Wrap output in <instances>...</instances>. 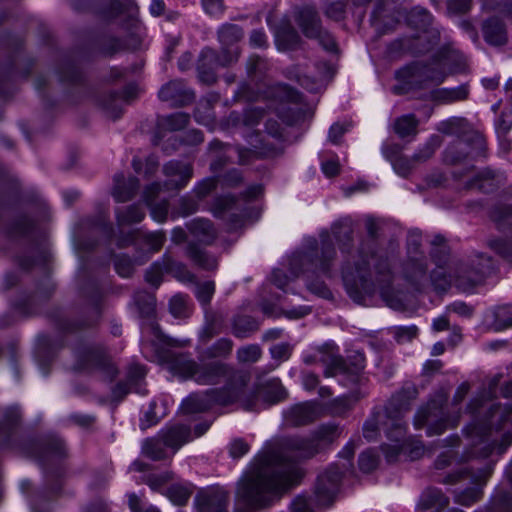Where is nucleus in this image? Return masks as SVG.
<instances>
[{
    "instance_id": "nucleus-1",
    "label": "nucleus",
    "mask_w": 512,
    "mask_h": 512,
    "mask_svg": "<svg viewBox=\"0 0 512 512\" xmlns=\"http://www.w3.org/2000/svg\"><path fill=\"white\" fill-rule=\"evenodd\" d=\"M341 435L335 424L321 425L313 439H287L260 452L250 470L238 482L237 495L249 507L265 506L270 496L296 484L302 476L300 468L288 458H310L319 451V443H332Z\"/></svg>"
},
{
    "instance_id": "nucleus-58",
    "label": "nucleus",
    "mask_w": 512,
    "mask_h": 512,
    "mask_svg": "<svg viewBox=\"0 0 512 512\" xmlns=\"http://www.w3.org/2000/svg\"><path fill=\"white\" fill-rule=\"evenodd\" d=\"M169 311L176 318L188 316V307L186 298L183 295H175L169 302Z\"/></svg>"
},
{
    "instance_id": "nucleus-59",
    "label": "nucleus",
    "mask_w": 512,
    "mask_h": 512,
    "mask_svg": "<svg viewBox=\"0 0 512 512\" xmlns=\"http://www.w3.org/2000/svg\"><path fill=\"white\" fill-rule=\"evenodd\" d=\"M146 370L141 365H131L127 373L128 384L135 387V391L138 393H144L140 387V381L145 377Z\"/></svg>"
},
{
    "instance_id": "nucleus-56",
    "label": "nucleus",
    "mask_w": 512,
    "mask_h": 512,
    "mask_svg": "<svg viewBox=\"0 0 512 512\" xmlns=\"http://www.w3.org/2000/svg\"><path fill=\"white\" fill-rule=\"evenodd\" d=\"M378 456L371 449L362 452L359 455L358 465L362 472L370 473L378 466Z\"/></svg>"
},
{
    "instance_id": "nucleus-52",
    "label": "nucleus",
    "mask_w": 512,
    "mask_h": 512,
    "mask_svg": "<svg viewBox=\"0 0 512 512\" xmlns=\"http://www.w3.org/2000/svg\"><path fill=\"white\" fill-rule=\"evenodd\" d=\"M404 437H405V435L400 440L397 441L395 439V432H394L392 434V437H387L394 443L393 444H384L381 446L382 451H383V453L386 457V460L388 462H394L398 458L399 454L405 449Z\"/></svg>"
},
{
    "instance_id": "nucleus-3",
    "label": "nucleus",
    "mask_w": 512,
    "mask_h": 512,
    "mask_svg": "<svg viewBox=\"0 0 512 512\" xmlns=\"http://www.w3.org/2000/svg\"><path fill=\"white\" fill-rule=\"evenodd\" d=\"M342 279L349 297L358 304H365L366 299L379 289L390 307L398 306V302L389 297L388 289L393 279L390 261L383 252L376 250L372 241L362 243L353 260L346 262Z\"/></svg>"
},
{
    "instance_id": "nucleus-50",
    "label": "nucleus",
    "mask_w": 512,
    "mask_h": 512,
    "mask_svg": "<svg viewBox=\"0 0 512 512\" xmlns=\"http://www.w3.org/2000/svg\"><path fill=\"white\" fill-rule=\"evenodd\" d=\"M487 246L504 260L512 264V243L500 238H493L487 241Z\"/></svg>"
},
{
    "instance_id": "nucleus-38",
    "label": "nucleus",
    "mask_w": 512,
    "mask_h": 512,
    "mask_svg": "<svg viewBox=\"0 0 512 512\" xmlns=\"http://www.w3.org/2000/svg\"><path fill=\"white\" fill-rule=\"evenodd\" d=\"M145 217V211L140 205H130L125 209L116 211L117 223L119 226L141 222Z\"/></svg>"
},
{
    "instance_id": "nucleus-28",
    "label": "nucleus",
    "mask_w": 512,
    "mask_h": 512,
    "mask_svg": "<svg viewBox=\"0 0 512 512\" xmlns=\"http://www.w3.org/2000/svg\"><path fill=\"white\" fill-rule=\"evenodd\" d=\"M492 473V465L489 464L484 469H480L478 473L468 468H462L454 473L448 474L444 479V484H455L461 479H470L476 485H483Z\"/></svg>"
},
{
    "instance_id": "nucleus-47",
    "label": "nucleus",
    "mask_w": 512,
    "mask_h": 512,
    "mask_svg": "<svg viewBox=\"0 0 512 512\" xmlns=\"http://www.w3.org/2000/svg\"><path fill=\"white\" fill-rule=\"evenodd\" d=\"M442 141L439 136H432L413 156L414 163H422L430 159Z\"/></svg>"
},
{
    "instance_id": "nucleus-10",
    "label": "nucleus",
    "mask_w": 512,
    "mask_h": 512,
    "mask_svg": "<svg viewBox=\"0 0 512 512\" xmlns=\"http://www.w3.org/2000/svg\"><path fill=\"white\" fill-rule=\"evenodd\" d=\"M428 265L425 257H410L407 258L403 265V277L416 289L422 288L429 279L436 289L444 290L448 285L446 276L442 271H432L430 277L427 273Z\"/></svg>"
},
{
    "instance_id": "nucleus-30",
    "label": "nucleus",
    "mask_w": 512,
    "mask_h": 512,
    "mask_svg": "<svg viewBox=\"0 0 512 512\" xmlns=\"http://www.w3.org/2000/svg\"><path fill=\"white\" fill-rule=\"evenodd\" d=\"M187 257L199 268L204 270H214L218 266V260L213 255L207 253L193 243H189L186 248Z\"/></svg>"
},
{
    "instance_id": "nucleus-40",
    "label": "nucleus",
    "mask_w": 512,
    "mask_h": 512,
    "mask_svg": "<svg viewBox=\"0 0 512 512\" xmlns=\"http://www.w3.org/2000/svg\"><path fill=\"white\" fill-rule=\"evenodd\" d=\"M233 342L227 338L217 340L202 353L206 359L227 358L232 352Z\"/></svg>"
},
{
    "instance_id": "nucleus-63",
    "label": "nucleus",
    "mask_w": 512,
    "mask_h": 512,
    "mask_svg": "<svg viewBox=\"0 0 512 512\" xmlns=\"http://www.w3.org/2000/svg\"><path fill=\"white\" fill-rule=\"evenodd\" d=\"M215 291V285L212 281H206L198 284L196 287V297L203 304L207 305L210 303L211 298Z\"/></svg>"
},
{
    "instance_id": "nucleus-31",
    "label": "nucleus",
    "mask_w": 512,
    "mask_h": 512,
    "mask_svg": "<svg viewBox=\"0 0 512 512\" xmlns=\"http://www.w3.org/2000/svg\"><path fill=\"white\" fill-rule=\"evenodd\" d=\"M276 44L279 50L287 51L298 47L300 36L297 31L289 24H282L276 31Z\"/></svg>"
},
{
    "instance_id": "nucleus-60",
    "label": "nucleus",
    "mask_w": 512,
    "mask_h": 512,
    "mask_svg": "<svg viewBox=\"0 0 512 512\" xmlns=\"http://www.w3.org/2000/svg\"><path fill=\"white\" fill-rule=\"evenodd\" d=\"M446 8L448 15L461 16L471 10L472 0H448Z\"/></svg>"
},
{
    "instance_id": "nucleus-54",
    "label": "nucleus",
    "mask_w": 512,
    "mask_h": 512,
    "mask_svg": "<svg viewBox=\"0 0 512 512\" xmlns=\"http://www.w3.org/2000/svg\"><path fill=\"white\" fill-rule=\"evenodd\" d=\"M385 156L390 159L392 162L393 168L395 172L403 177L407 176L410 171L414 168V161L412 158H407L404 156H398L395 159H392L387 151H384Z\"/></svg>"
},
{
    "instance_id": "nucleus-32",
    "label": "nucleus",
    "mask_w": 512,
    "mask_h": 512,
    "mask_svg": "<svg viewBox=\"0 0 512 512\" xmlns=\"http://www.w3.org/2000/svg\"><path fill=\"white\" fill-rule=\"evenodd\" d=\"M189 232L200 242L210 244L216 237L215 229L209 220L194 219L187 224Z\"/></svg>"
},
{
    "instance_id": "nucleus-20",
    "label": "nucleus",
    "mask_w": 512,
    "mask_h": 512,
    "mask_svg": "<svg viewBox=\"0 0 512 512\" xmlns=\"http://www.w3.org/2000/svg\"><path fill=\"white\" fill-rule=\"evenodd\" d=\"M228 496L222 490L199 492L195 497V505L199 512H225Z\"/></svg>"
},
{
    "instance_id": "nucleus-23",
    "label": "nucleus",
    "mask_w": 512,
    "mask_h": 512,
    "mask_svg": "<svg viewBox=\"0 0 512 512\" xmlns=\"http://www.w3.org/2000/svg\"><path fill=\"white\" fill-rule=\"evenodd\" d=\"M159 435L165 447L171 448L174 452L192 439L190 428L182 424H176L162 429Z\"/></svg>"
},
{
    "instance_id": "nucleus-7",
    "label": "nucleus",
    "mask_w": 512,
    "mask_h": 512,
    "mask_svg": "<svg viewBox=\"0 0 512 512\" xmlns=\"http://www.w3.org/2000/svg\"><path fill=\"white\" fill-rule=\"evenodd\" d=\"M492 269L493 261L490 256L481 252H473L467 259L456 265L452 281L457 289L464 293H470L483 283Z\"/></svg>"
},
{
    "instance_id": "nucleus-5",
    "label": "nucleus",
    "mask_w": 512,
    "mask_h": 512,
    "mask_svg": "<svg viewBox=\"0 0 512 512\" xmlns=\"http://www.w3.org/2000/svg\"><path fill=\"white\" fill-rule=\"evenodd\" d=\"M417 394V388L414 385H408L393 395L383 411L374 412L366 420L363 426L364 437L369 441L375 440L382 428L387 437H392L395 432V439L400 440L406 433L402 416L410 409V402L417 397Z\"/></svg>"
},
{
    "instance_id": "nucleus-45",
    "label": "nucleus",
    "mask_w": 512,
    "mask_h": 512,
    "mask_svg": "<svg viewBox=\"0 0 512 512\" xmlns=\"http://www.w3.org/2000/svg\"><path fill=\"white\" fill-rule=\"evenodd\" d=\"M139 238L143 239L144 244L148 247V249L152 252H156L161 249L165 242V234L162 231L152 232L142 234L136 232L133 234V238L131 242L137 241Z\"/></svg>"
},
{
    "instance_id": "nucleus-62",
    "label": "nucleus",
    "mask_w": 512,
    "mask_h": 512,
    "mask_svg": "<svg viewBox=\"0 0 512 512\" xmlns=\"http://www.w3.org/2000/svg\"><path fill=\"white\" fill-rule=\"evenodd\" d=\"M216 185L217 180L214 177H208L201 180L194 188L195 196L199 200L207 197L216 188Z\"/></svg>"
},
{
    "instance_id": "nucleus-14",
    "label": "nucleus",
    "mask_w": 512,
    "mask_h": 512,
    "mask_svg": "<svg viewBox=\"0 0 512 512\" xmlns=\"http://www.w3.org/2000/svg\"><path fill=\"white\" fill-rule=\"evenodd\" d=\"M342 474L343 471L333 465L318 477L315 493L320 504L329 506L333 503Z\"/></svg>"
},
{
    "instance_id": "nucleus-22",
    "label": "nucleus",
    "mask_w": 512,
    "mask_h": 512,
    "mask_svg": "<svg viewBox=\"0 0 512 512\" xmlns=\"http://www.w3.org/2000/svg\"><path fill=\"white\" fill-rule=\"evenodd\" d=\"M162 190V185L158 182L152 183L147 186L143 193L144 201L150 208L151 217L157 222H164L168 215V201L162 200L155 203V197Z\"/></svg>"
},
{
    "instance_id": "nucleus-55",
    "label": "nucleus",
    "mask_w": 512,
    "mask_h": 512,
    "mask_svg": "<svg viewBox=\"0 0 512 512\" xmlns=\"http://www.w3.org/2000/svg\"><path fill=\"white\" fill-rule=\"evenodd\" d=\"M272 89L273 97L280 101L296 102L299 99L298 92L286 84L278 83Z\"/></svg>"
},
{
    "instance_id": "nucleus-64",
    "label": "nucleus",
    "mask_w": 512,
    "mask_h": 512,
    "mask_svg": "<svg viewBox=\"0 0 512 512\" xmlns=\"http://www.w3.org/2000/svg\"><path fill=\"white\" fill-rule=\"evenodd\" d=\"M165 272L163 261L155 262L150 266L146 272V281L151 285L158 287L162 280V275Z\"/></svg>"
},
{
    "instance_id": "nucleus-48",
    "label": "nucleus",
    "mask_w": 512,
    "mask_h": 512,
    "mask_svg": "<svg viewBox=\"0 0 512 512\" xmlns=\"http://www.w3.org/2000/svg\"><path fill=\"white\" fill-rule=\"evenodd\" d=\"M333 233L339 242H342V249L352 241V223L349 219L341 220L335 223L332 227Z\"/></svg>"
},
{
    "instance_id": "nucleus-46",
    "label": "nucleus",
    "mask_w": 512,
    "mask_h": 512,
    "mask_svg": "<svg viewBox=\"0 0 512 512\" xmlns=\"http://www.w3.org/2000/svg\"><path fill=\"white\" fill-rule=\"evenodd\" d=\"M194 116L199 124L207 126L210 129L213 128L215 123V115L209 100L200 101L195 110Z\"/></svg>"
},
{
    "instance_id": "nucleus-43",
    "label": "nucleus",
    "mask_w": 512,
    "mask_h": 512,
    "mask_svg": "<svg viewBox=\"0 0 512 512\" xmlns=\"http://www.w3.org/2000/svg\"><path fill=\"white\" fill-rule=\"evenodd\" d=\"M189 123V115L183 112L173 113L171 115L162 117L159 120V125L163 129L169 131H177L185 128Z\"/></svg>"
},
{
    "instance_id": "nucleus-49",
    "label": "nucleus",
    "mask_w": 512,
    "mask_h": 512,
    "mask_svg": "<svg viewBox=\"0 0 512 512\" xmlns=\"http://www.w3.org/2000/svg\"><path fill=\"white\" fill-rule=\"evenodd\" d=\"M262 356V350L257 344H250L240 347L236 352V358L239 363H255Z\"/></svg>"
},
{
    "instance_id": "nucleus-11",
    "label": "nucleus",
    "mask_w": 512,
    "mask_h": 512,
    "mask_svg": "<svg viewBox=\"0 0 512 512\" xmlns=\"http://www.w3.org/2000/svg\"><path fill=\"white\" fill-rule=\"evenodd\" d=\"M296 21L306 37L316 39L329 52L337 50L334 37L322 28L315 8L311 6L301 8L297 13Z\"/></svg>"
},
{
    "instance_id": "nucleus-25",
    "label": "nucleus",
    "mask_w": 512,
    "mask_h": 512,
    "mask_svg": "<svg viewBox=\"0 0 512 512\" xmlns=\"http://www.w3.org/2000/svg\"><path fill=\"white\" fill-rule=\"evenodd\" d=\"M112 187V196L117 202L129 201L139 188V181L135 177L126 178L123 173H117L114 176Z\"/></svg>"
},
{
    "instance_id": "nucleus-21",
    "label": "nucleus",
    "mask_w": 512,
    "mask_h": 512,
    "mask_svg": "<svg viewBox=\"0 0 512 512\" xmlns=\"http://www.w3.org/2000/svg\"><path fill=\"white\" fill-rule=\"evenodd\" d=\"M221 67L218 52L204 48L198 61V74L202 82L212 84L216 81L215 69Z\"/></svg>"
},
{
    "instance_id": "nucleus-37",
    "label": "nucleus",
    "mask_w": 512,
    "mask_h": 512,
    "mask_svg": "<svg viewBox=\"0 0 512 512\" xmlns=\"http://www.w3.org/2000/svg\"><path fill=\"white\" fill-rule=\"evenodd\" d=\"M246 70L248 77L253 81H262L269 70V64L258 55H251L247 60Z\"/></svg>"
},
{
    "instance_id": "nucleus-19",
    "label": "nucleus",
    "mask_w": 512,
    "mask_h": 512,
    "mask_svg": "<svg viewBox=\"0 0 512 512\" xmlns=\"http://www.w3.org/2000/svg\"><path fill=\"white\" fill-rule=\"evenodd\" d=\"M161 101L169 102L172 106L181 107L191 103L195 94L181 80L170 81L159 90Z\"/></svg>"
},
{
    "instance_id": "nucleus-51",
    "label": "nucleus",
    "mask_w": 512,
    "mask_h": 512,
    "mask_svg": "<svg viewBox=\"0 0 512 512\" xmlns=\"http://www.w3.org/2000/svg\"><path fill=\"white\" fill-rule=\"evenodd\" d=\"M192 491L183 485L175 484L166 491V496L176 505H185L191 496Z\"/></svg>"
},
{
    "instance_id": "nucleus-24",
    "label": "nucleus",
    "mask_w": 512,
    "mask_h": 512,
    "mask_svg": "<svg viewBox=\"0 0 512 512\" xmlns=\"http://www.w3.org/2000/svg\"><path fill=\"white\" fill-rule=\"evenodd\" d=\"M214 395L209 394V390H206L200 394H192L187 397L182 403V410L184 413L193 414L200 413L209 410L214 405L227 406L222 402L215 399Z\"/></svg>"
},
{
    "instance_id": "nucleus-2",
    "label": "nucleus",
    "mask_w": 512,
    "mask_h": 512,
    "mask_svg": "<svg viewBox=\"0 0 512 512\" xmlns=\"http://www.w3.org/2000/svg\"><path fill=\"white\" fill-rule=\"evenodd\" d=\"M163 364L174 375L181 379L194 380L199 385L216 386L210 388L209 394L223 404L239 402L243 409H253L255 403L244 398V389L248 386L250 376L246 371L237 369L226 362L215 360L199 364L182 354L165 351L160 356Z\"/></svg>"
},
{
    "instance_id": "nucleus-42",
    "label": "nucleus",
    "mask_w": 512,
    "mask_h": 512,
    "mask_svg": "<svg viewBox=\"0 0 512 512\" xmlns=\"http://www.w3.org/2000/svg\"><path fill=\"white\" fill-rule=\"evenodd\" d=\"M242 37L243 30L238 25L225 23L218 29V39L223 45L233 44Z\"/></svg>"
},
{
    "instance_id": "nucleus-15",
    "label": "nucleus",
    "mask_w": 512,
    "mask_h": 512,
    "mask_svg": "<svg viewBox=\"0 0 512 512\" xmlns=\"http://www.w3.org/2000/svg\"><path fill=\"white\" fill-rule=\"evenodd\" d=\"M321 362L326 366L324 371L326 377L344 375L353 384L359 381L360 372L363 369L362 363L349 366L341 356L332 351L323 355Z\"/></svg>"
},
{
    "instance_id": "nucleus-9",
    "label": "nucleus",
    "mask_w": 512,
    "mask_h": 512,
    "mask_svg": "<svg viewBox=\"0 0 512 512\" xmlns=\"http://www.w3.org/2000/svg\"><path fill=\"white\" fill-rule=\"evenodd\" d=\"M395 78L398 83L392 87V92L396 95H404L421 87L427 80L441 83L445 75L442 72H434L428 66L412 64L396 71Z\"/></svg>"
},
{
    "instance_id": "nucleus-44",
    "label": "nucleus",
    "mask_w": 512,
    "mask_h": 512,
    "mask_svg": "<svg viewBox=\"0 0 512 512\" xmlns=\"http://www.w3.org/2000/svg\"><path fill=\"white\" fill-rule=\"evenodd\" d=\"M493 179L494 175L491 171H484L469 180L465 187L467 189H478L479 191L488 193L494 190L495 185L493 184Z\"/></svg>"
},
{
    "instance_id": "nucleus-39",
    "label": "nucleus",
    "mask_w": 512,
    "mask_h": 512,
    "mask_svg": "<svg viewBox=\"0 0 512 512\" xmlns=\"http://www.w3.org/2000/svg\"><path fill=\"white\" fill-rule=\"evenodd\" d=\"M418 120L414 114L403 115L395 120L394 131L401 137L415 136L417 134Z\"/></svg>"
},
{
    "instance_id": "nucleus-61",
    "label": "nucleus",
    "mask_w": 512,
    "mask_h": 512,
    "mask_svg": "<svg viewBox=\"0 0 512 512\" xmlns=\"http://www.w3.org/2000/svg\"><path fill=\"white\" fill-rule=\"evenodd\" d=\"M421 247V233L418 231H411L408 234L407 238V254L408 258L410 257H425L422 251L420 250Z\"/></svg>"
},
{
    "instance_id": "nucleus-17",
    "label": "nucleus",
    "mask_w": 512,
    "mask_h": 512,
    "mask_svg": "<svg viewBox=\"0 0 512 512\" xmlns=\"http://www.w3.org/2000/svg\"><path fill=\"white\" fill-rule=\"evenodd\" d=\"M163 173L167 180L162 187L165 190H180L192 178L193 167L189 163L171 160L163 166Z\"/></svg>"
},
{
    "instance_id": "nucleus-13",
    "label": "nucleus",
    "mask_w": 512,
    "mask_h": 512,
    "mask_svg": "<svg viewBox=\"0 0 512 512\" xmlns=\"http://www.w3.org/2000/svg\"><path fill=\"white\" fill-rule=\"evenodd\" d=\"M244 389V398H249L255 403L253 409H246L247 411L258 410L260 408V401L264 404L271 405L283 401L287 398V391L281 384L278 378H271L265 381L258 380L253 390L249 393Z\"/></svg>"
},
{
    "instance_id": "nucleus-18",
    "label": "nucleus",
    "mask_w": 512,
    "mask_h": 512,
    "mask_svg": "<svg viewBox=\"0 0 512 512\" xmlns=\"http://www.w3.org/2000/svg\"><path fill=\"white\" fill-rule=\"evenodd\" d=\"M322 414L318 403L307 401L295 404L284 412V419L288 425L303 426L317 420Z\"/></svg>"
},
{
    "instance_id": "nucleus-8",
    "label": "nucleus",
    "mask_w": 512,
    "mask_h": 512,
    "mask_svg": "<svg viewBox=\"0 0 512 512\" xmlns=\"http://www.w3.org/2000/svg\"><path fill=\"white\" fill-rule=\"evenodd\" d=\"M447 393L440 391L425 406H422L415 414L414 426L417 429L427 428L428 436L442 434L447 428L454 427L458 417L449 420L444 411L447 402Z\"/></svg>"
},
{
    "instance_id": "nucleus-16",
    "label": "nucleus",
    "mask_w": 512,
    "mask_h": 512,
    "mask_svg": "<svg viewBox=\"0 0 512 512\" xmlns=\"http://www.w3.org/2000/svg\"><path fill=\"white\" fill-rule=\"evenodd\" d=\"M401 0H379L372 13V22L377 28L391 29L404 16Z\"/></svg>"
},
{
    "instance_id": "nucleus-53",
    "label": "nucleus",
    "mask_w": 512,
    "mask_h": 512,
    "mask_svg": "<svg viewBox=\"0 0 512 512\" xmlns=\"http://www.w3.org/2000/svg\"><path fill=\"white\" fill-rule=\"evenodd\" d=\"M256 329V323L253 319L247 316H238L233 321L234 335L243 338L248 332Z\"/></svg>"
},
{
    "instance_id": "nucleus-57",
    "label": "nucleus",
    "mask_w": 512,
    "mask_h": 512,
    "mask_svg": "<svg viewBox=\"0 0 512 512\" xmlns=\"http://www.w3.org/2000/svg\"><path fill=\"white\" fill-rule=\"evenodd\" d=\"M135 303L139 307L141 313L150 316L154 312L155 298L147 292H139L135 296Z\"/></svg>"
},
{
    "instance_id": "nucleus-4",
    "label": "nucleus",
    "mask_w": 512,
    "mask_h": 512,
    "mask_svg": "<svg viewBox=\"0 0 512 512\" xmlns=\"http://www.w3.org/2000/svg\"><path fill=\"white\" fill-rule=\"evenodd\" d=\"M320 238V246L316 240H312L305 251L297 252L292 255L290 259V270L294 277H298L300 274H307V288L318 296L330 298L332 293L325 283L312 279V275L316 272L328 274L331 263L336 255L328 232L321 233Z\"/></svg>"
},
{
    "instance_id": "nucleus-33",
    "label": "nucleus",
    "mask_w": 512,
    "mask_h": 512,
    "mask_svg": "<svg viewBox=\"0 0 512 512\" xmlns=\"http://www.w3.org/2000/svg\"><path fill=\"white\" fill-rule=\"evenodd\" d=\"M67 456V449L62 439L51 435L41 456L42 462L46 465L49 462L60 460Z\"/></svg>"
},
{
    "instance_id": "nucleus-29",
    "label": "nucleus",
    "mask_w": 512,
    "mask_h": 512,
    "mask_svg": "<svg viewBox=\"0 0 512 512\" xmlns=\"http://www.w3.org/2000/svg\"><path fill=\"white\" fill-rule=\"evenodd\" d=\"M469 88L462 84L455 88H440L432 91L431 98L439 104H449L467 99Z\"/></svg>"
},
{
    "instance_id": "nucleus-36",
    "label": "nucleus",
    "mask_w": 512,
    "mask_h": 512,
    "mask_svg": "<svg viewBox=\"0 0 512 512\" xmlns=\"http://www.w3.org/2000/svg\"><path fill=\"white\" fill-rule=\"evenodd\" d=\"M493 322L491 328L495 331H502L512 327V305L505 304L494 308Z\"/></svg>"
},
{
    "instance_id": "nucleus-41",
    "label": "nucleus",
    "mask_w": 512,
    "mask_h": 512,
    "mask_svg": "<svg viewBox=\"0 0 512 512\" xmlns=\"http://www.w3.org/2000/svg\"><path fill=\"white\" fill-rule=\"evenodd\" d=\"M163 265L166 273L171 274L181 281H192L194 278L185 264L175 261L168 256L163 258Z\"/></svg>"
},
{
    "instance_id": "nucleus-12",
    "label": "nucleus",
    "mask_w": 512,
    "mask_h": 512,
    "mask_svg": "<svg viewBox=\"0 0 512 512\" xmlns=\"http://www.w3.org/2000/svg\"><path fill=\"white\" fill-rule=\"evenodd\" d=\"M75 369L99 371L105 380L112 381L118 374L117 368L102 351L92 346H85L76 351Z\"/></svg>"
},
{
    "instance_id": "nucleus-35",
    "label": "nucleus",
    "mask_w": 512,
    "mask_h": 512,
    "mask_svg": "<svg viewBox=\"0 0 512 512\" xmlns=\"http://www.w3.org/2000/svg\"><path fill=\"white\" fill-rule=\"evenodd\" d=\"M141 453L153 461H160L167 457L165 445L159 434L142 442Z\"/></svg>"
},
{
    "instance_id": "nucleus-26",
    "label": "nucleus",
    "mask_w": 512,
    "mask_h": 512,
    "mask_svg": "<svg viewBox=\"0 0 512 512\" xmlns=\"http://www.w3.org/2000/svg\"><path fill=\"white\" fill-rule=\"evenodd\" d=\"M472 438V452H466L459 461H468L476 456L488 457L495 449V444L491 443L488 437L482 434V429L479 427H473L470 434Z\"/></svg>"
},
{
    "instance_id": "nucleus-34",
    "label": "nucleus",
    "mask_w": 512,
    "mask_h": 512,
    "mask_svg": "<svg viewBox=\"0 0 512 512\" xmlns=\"http://www.w3.org/2000/svg\"><path fill=\"white\" fill-rule=\"evenodd\" d=\"M449 503L448 498L437 488L426 489L420 498L419 505L424 510H439L446 507Z\"/></svg>"
},
{
    "instance_id": "nucleus-27",
    "label": "nucleus",
    "mask_w": 512,
    "mask_h": 512,
    "mask_svg": "<svg viewBox=\"0 0 512 512\" xmlns=\"http://www.w3.org/2000/svg\"><path fill=\"white\" fill-rule=\"evenodd\" d=\"M483 36L485 41L493 46L504 45L507 42V31L504 23L498 18H490L483 23Z\"/></svg>"
},
{
    "instance_id": "nucleus-6",
    "label": "nucleus",
    "mask_w": 512,
    "mask_h": 512,
    "mask_svg": "<svg viewBox=\"0 0 512 512\" xmlns=\"http://www.w3.org/2000/svg\"><path fill=\"white\" fill-rule=\"evenodd\" d=\"M437 130L444 135H456L458 139L448 146L444 152V161L449 164H456L463 158L456 155L458 150L468 146L470 142L473 147L469 153L475 154L485 151L486 142L481 133L472 129L470 124L464 118L452 117L438 124Z\"/></svg>"
}]
</instances>
